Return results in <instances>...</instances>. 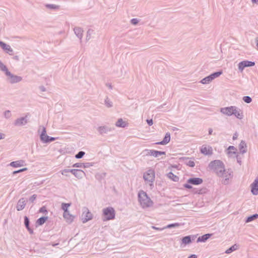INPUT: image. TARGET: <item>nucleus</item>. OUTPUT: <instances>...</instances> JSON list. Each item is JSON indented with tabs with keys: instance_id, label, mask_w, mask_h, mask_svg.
<instances>
[{
	"instance_id": "nucleus-1",
	"label": "nucleus",
	"mask_w": 258,
	"mask_h": 258,
	"mask_svg": "<svg viewBox=\"0 0 258 258\" xmlns=\"http://www.w3.org/2000/svg\"><path fill=\"white\" fill-rule=\"evenodd\" d=\"M209 167L219 177L223 176L226 171L223 162L219 160L211 161L209 165Z\"/></svg>"
},
{
	"instance_id": "nucleus-2",
	"label": "nucleus",
	"mask_w": 258,
	"mask_h": 258,
	"mask_svg": "<svg viewBox=\"0 0 258 258\" xmlns=\"http://www.w3.org/2000/svg\"><path fill=\"white\" fill-rule=\"evenodd\" d=\"M138 196L139 201L143 208L149 207L152 205V201L144 191L140 190Z\"/></svg>"
},
{
	"instance_id": "nucleus-3",
	"label": "nucleus",
	"mask_w": 258,
	"mask_h": 258,
	"mask_svg": "<svg viewBox=\"0 0 258 258\" xmlns=\"http://www.w3.org/2000/svg\"><path fill=\"white\" fill-rule=\"evenodd\" d=\"M103 221H108L115 218V212L113 208L108 207L103 209Z\"/></svg>"
},
{
	"instance_id": "nucleus-4",
	"label": "nucleus",
	"mask_w": 258,
	"mask_h": 258,
	"mask_svg": "<svg viewBox=\"0 0 258 258\" xmlns=\"http://www.w3.org/2000/svg\"><path fill=\"white\" fill-rule=\"evenodd\" d=\"M58 138L49 137L46 134V130L45 127H43L42 131L40 135V139L43 143H49L55 141Z\"/></svg>"
},
{
	"instance_id": "nucleus-5",
	"label": "nucleus",
	"mask_w": 258,
	"mask_h": 258,
	"mask_svg": "<svg viewBox=\"0 0 258 258\" xmlns=\"http://www.w3.org/2000/svg\"><path fill=\"white\" fill-rule=\"evenodd\" d=\"M143 153L145 154L146 156H153L154 157H158L161 155H166V152L164 151H157L154 150H149L145 149Z\"/></svg>"
},
{
	"instance_id": "nucleus-6",
	"label": "nucleus",
	"mask_w": 258,
	"mask_h": 258,
	"mask_svg": "<svg viewBox=\"0 0 258 258\" xmlns=\"http://www.w3.org/2000/svg\"><path fill=\"white\" fill-rule=\"evenodd\" d=\"M143 178L146 181L153 182L155 179V172L154 170L149 169L144 173Z\"/></svg>"
},
{
	"instance_id": "nucleus-7",
	"label": "nucleus",
	"mask_w": 258,
	"mask_h": 258,
	"mask_svg": "<svg viewBox=\"0 0 258 258\" xmlns=\"http://www.w3.org/2000/svg\"><path fill=\"white\" fill-rule=\"evenodd\" d=\"M113 127H111L107 125L100 126L97 127V130L98 132L99 135L103 136L104 134H107L110 132H111L114 130Z\"/></svg>"
},
{
	"instance_id": "nucleus-8",
	"label": "nucleus",
	"mask_w": 258,
	"mask_h": 258,
	"mask_svg": "<svg viewBox=\"0 0 258 258\" xmlns=\"http://www.w3.org/2000/svg\"><path fill=\"white\" fill-rule=\"evenodd\" d=\"M81 218L83 223H85L89 220L92 219V214L91 212H89L87 208H84Z\"/></svg>"
},
{
	"instance_id": "nucleus-9",
	"label": "nucleus",
	"mask_w": 258,
	"mask_h": 258,
	"mask_svg": "<svg viewBox=\"0 0 258 258\" xmlns=\"http://www.w3.org/2000/svg\"><path fill=\"white\" fill-rule=\"evenodd\" d=\"M6 75L9 77V82L11 84L18 83L22 80L21 77L13 75L9 71L7 72Z\"/></svg>"
},
{
	"instance_id": "nucleus-10",
	"label": "nucleus",
	"mask_w": 258,
	"mask_h": 258,
	"mask_svg": "<svg viewBox=\"0 0 258 258\" xmlns=\"http://www.w3.org/2000/svg\"><path fill=\"white\" fill-rule=\"evenodd\" d=\"M196 237V235H190L182 237L181 239V245L182 244L185 245L190 244L192 241L195 240Z\"/></svg>"
},
{
	"instance_id": "nucleus-11",
	"label": "nucleus",
	"mask_w": 258,
	"mask_h": 258,
	"mask_svg": "<svg viewBox=\"0 0 258 258\" xmlns=\"http://www.w3.org/2000/svg\"><path fill=\"white\" fill-rule=\"evenodd\" d=\"M254 65L255 62L254 61L249 60H243L239 63L238 69L239 71L242 72L246 67H252L254 66Z\"/></svg>"
},
{
	"instance_id": "nucleus-12",
	"label": "nucleus",
	"mask_w": 258,
	"mask_h": 258,
	"mask_svg": "<svg viewBox=\"0 0 258 258\" xmlns=\"http://www.w3.org/2000/svg\"><path fill=\"white\" fill-rule=\"evenodd\" d=\"M233 111H235V106H234L221 108L220 110L221 113L228 116L233 115Z\"/></svg>"
},
{
	"instance_id": "nucleus-13",
	"label": "nucleus",
	"mask_w": 258,
	"mask_h": 258,
	"mask_svg": "<svg viewBox=\"0 0 258 258\" xmlns=\"http://www.w3.org/2000/svg\"><path fill=\"white\" fill-rule=\"evenodd\" d=\"M0 47L9 54H13V49L11 47V46L9 45L6 44L3 41H0Z\"/></svg>"
},
{
	"instance_id": "nucleus-14",
	"label": "nucleus",
	"mask_w": 258,
	"mask_h": 258,
	"mask_svg": "<svg viewBox=\"0 0 258 258\" xmlns=\"http://www.w3.org/2000/svg\"><path fill=\"white\" fill-rule=\"evenodd\" d=\"M203 182L202 178L200 177H191L187 179V182L192 185H200Z\"/></svg>"
},
{
	"instance_id": "nucleus-15",
	"label": "nucleus",
	"mask_w": 258,
	"mask_h": 258,
	"mask_svg": "<svg viewBox=\"0 0 258 258\" xmlns=\"http://www.w3.org/2000/svg\"><path fill=\"white\" fill-rule=\"evenodd\" d=\"M27 122V116L26 115L24 117H22L17 119L14 122V124L16 126H22L25 125Z\"/></svg>"
},
{
	"instance_id": "nucleus-16",
	"label": "nucleus",
	"mask_w": 258,
	"mask_h": 258,
	"mask_svg": "<svg viewBox=\"0 0 258 258\" xmlns=\"http://www.w3.org/2000/svg\"><path fill=\"white\" fill-rule=\"evenodd\" d=\"M26 205V201L24 198H21L18 202L16 208L17 211H20L23 210Z\"/></svg>"
},
{
	"instance_id": "nucleus-17",
	"label": "nucleus",
	"mask_w": 258,
	"mask_h": 258,
	"mask_svg": "<svg viewBox=\"0 0 258 258\" xmlns=\"http://www.w3.org/2000/svg\"><path fill=\"white\" fill-rule=\"evenodd\" d=\"M232 173L233 172L231 169H228L227 170H226L225 172H224V174H225V179L222 181V183L225 185L227 184L228 183L229 178L232 177L233 176Z\"/></svg>"
},
{
	"instance_id": "nucleus-18",
	"label": "nucleus",
	"mask_w": 258,
	"mask_h": 258,
	"mask_svg": "<svg viewBox=\"0 0 258 258\" xmlns=\"http://www.w3.org/2000/svg\"><path fill=\"white\" fill-rule=\"evenodd\" d=\"M170 141V134L169 133H166L163 140L159 142H157L155 143L156 145H165L168 144Z\"/></svg>"
},
{
	"instance_id": "nucleus-19",
	"label": "nucleus",
	"mask_w": 258,
	"mask_h": 258,
	"mask_svg": "<svg viewBox=\"0 0 258 258\" xmlns=\"http://www.w3.org/2000/svg\"><path fill=\"white\" fill-rule=\"evenodd\" d=\"M212 235V234L207 233L199 236L197 239V242H205Z\"/></svg>"
},
{
	"instance_id": "nucleus-20",
	"label": "nucleus",
	"mask_w": 258,
	"mask_h": 258,
	"mask_svg": "<svg viewBox=\"0 0 258 258\" xmlns=\"http://www.w3.org/2000/svg\"><path fill=\"white\" fill-rule=\"evenodd\" d=\"M24 225H25V226L26 227V229L28 230V231H29L30 234H33V233H34L33 230L32 228H30V225H30V221H29V218L27 216H25L24 217Z\"/></svg>"
},
{
	"instance_id": "nucleus-21",
	"label": "nucleus",
	"mask_w": 258,
	"mask_h": 258,
	"mask_svg": "<svg viewBox=\"0 0 258 258\" xmlns=\"http://www.w3.org/2000/svg\"><path fill=\"white\" fill-rule=\"evenodd\" d=\"M201 153L205 155H210L212 154V150L211 147H207L206 146H203L200 149Z\"/></svg>"
},
{
	"instance_id": "nucleus-22",
	"label": "nucleus",
	"mask_w": 258,
	"mask_h": 258,
	"mask_svg": "<svg viewBox=\"0 0 258 258\" xmlns=\"http://www.w3.org/2000/svg\"><path fill=\"white\" fill-rule=\"evenodd\" d=\"M25 161L23 160L13 161L10 163V165L13 167H19L24 165Z\"/></svg>"
},
{
	"instance_id": "nucleus-23",
	"label": "nucleus",
	"mask_w": 258,
	"mask_h": 258,
	"mask_svg": "<svg viewBox=\"0 0 258 258\" xmlns=\"http://www.w3.org/2000/svg\"><path fill=\"white\" fill-rule=\"evenodd\" d=\"M247 146L245 142L242 140L239 145V149L241 154H244L247 152Z\"/></svg>"
},
{
	"instance_id": "nucleus-24",
	"label": "nucleus",
	"mask_w": 258,
	"mask_h": 258,
	"mask_svg": "<svg viewBox=\"0 0 258 258\" xmlns=\"http://www.w3.org/2000/svg\"><path fill=\"white\" fill-rule=\"evenodd\" d=\"M233 115H235L238 119H242L243 115L242 111L235 106V111H233Z\"/></svg>"
},
{
	"instance_id": "nucleus-25",
	"label": "nucleus",
	"mask_w": 258,
	"mask_h": 258,
	"mask_svg": "<svg viewBox=\"0 0 258 258\" xmlns=\"http://www.w3.org/2000/svg\"><path fill=\"white\" fill-rule=\"evenodd\" d=\"M74 31L76 36L81 40L83 37V29L80 27H75Z\"/></svg>"
},
{
	"instance_id": "nucleus-26",
	"label": "nucleus",
	"mask_w": 258,
	"mask_h": 258,
	"mask_svg": "<svg viewBox=\"0 0 258 258\" xmlns=\"http://www.w3.org/2000/svg\"><path fill=\"white\" fill-rule=\"evenodd\" d=\"M85 174V173L83 170L81 169H76L73 175L78 179H81Z\"/></svg>"
},
{
	"instance_id": "nucleus-27",
	"label": "nucleus",
	"mask_w": 258,
	"mask_h": 258,
	"mask_svg": "<svg viewBox=\"0 0 258 258\" xmlns=\"http://www.w3.org/2000/svg\"><path fill=\"white\" fill-rule=\"evenodd\" d=\"M63 216L64 219H66L68 222L71 223L72 222L73 220L74 217L70 214L69 211H68V212H63Z\"/></svg>"
},
{
	"instance_id": "nucleus-28",
	"label": "nucleus",
	"mask_w": 258,
	"mask_h": 258,
	"mask_svg": "<svg viewBox=\"0 0 258 258\" xmlns=\"http://www.w3.org/2000/svg\"><path fill=\"white\" fill-rule=\"evenodd\" d=\"M126 125L127 123L122 118H119L115 123V125L119 127H124Z\"/></svg>"
},
{
	"instance_id": "nucleus-29",
	"label": "nucleus",
	"mask_w": 258,
	"mask_h": 258,
	"mask_svg": "<svg viewBox=\"0 0 258 258\" xmlns=\"http://www.w3.org/2000/svg\"><path fill=\"white\" fill-rule=\"evenodd\" d=\"M47 219H48V217H45V216L41 217L37 220L36 224L37 225L41 226L46 221Z\"/></svg>"
},
{
	"instance_id": "nucleus-30",
	"label": "nucleus",
	"mask_w": 258,
	"mask_h": 258,
	"mask_svg": "<svg viewBox=\"0 0 258 258\" xmlns=\"http://www.w3.org/2000/svg\"><path fill=\"white\" fill-rule=\"evenodd\" d=\"M167 176L173 181L177 182L179 180V177L177 176L174 174L172 172H169L167 174Z\"/></svg>"
},
{
	"instance_id": "nucleus-31",
	"label": "nucleus",
	"mask_w": 258,
	"mask_h": 258,
	"mask_svg": "<svg viewBox=\"0 0 258 258\" xmlns=\"http://www.w3.org/2000/svg\"><path fill=\"white\" fill-rule=\"evenodd\" d=\"M258 218V214H254L247 217L245 220L246 223H249Z\"/></svg>"
},
{
	"instance_id": "nucleus-32",
	"label": "nucleus",
	"mask_w": 258,
	"mask_h": 258,
	"mask_svg": "<svg viewBox=\"0 0 258 258\" xmlns=\"http://www.w3.org/2000/svg\"><path fill=\"white\" fill-rule=\"evenodd\" d=\"M71 203H62L61 205V209L63 211V212H68V211H69L68 208L70 207L71 206Z\"/></svg>"
},
{
	"instance_id": "nucleus-33",
	"label": "nucleus",
	"mask_w": 258,
	"mask_h": 258,
	"mask_svg": "<svg viewBox=\"0 0 258 258\" xmlns=\"http://www.w3.org/2000/svg\"><path fill=\"white\" fill-rule=\"evenodd\" d=\"M238 248V245H237L236 244H235L233 245L232 246H231L230 247H229L228 249H227L225 251V253L227 254H229V253L232 252L233 251H234V250L237 249Z\"/></svg>"
},
{
	"instance_id": "nucleus-34",
	"label": "nucleus",
	"mask_w": 258,
	"mask_h": 258,
	"mask_svg": "<svg viewBox=\"0 0 258 258\" xmlns=\"http://www.w3.org/2000/svg\"><path fill=\"white\" fill-rule=\"evenodd\" d=\"M212 81V80L210 75L203 78L200 82L203 84H207Z\"/></svg>"
},
{
	"instance_id": "nucleus-35",
	"label": "nucleus",
	"mask_w": 258,
	"mask_h": 258,
	"mask_svg": "<svg viewBox=\"0 0 258 258\" xmlns=\"http://www.w3.org/2000/svg\"><path fill=\"white\" fill-rule=\"evenodd\" d=\"M222 74V72L221 71L215 72L210 74V76L212 80V81L216 78L219 77Z\"/></svg>"
},
{
	"instance_id": "nucleus-36",
	"label": "nucleus",
	"mask_w": 258,
	"mask_h": 258,
	"mask_svg": "<svg viewBox=\"0 0 258 258\" xmlns=\"http://www.w3.org/2000/svg\"><path fill=\"white\" fill-rule=\"evenodd\" d=\"M45 6L46 8L51 10H57L59 8V6L54 4H46Z\"/></svg>"
},
{
	"instance_id": "nucleus-37",
	"label": "nucleus",
	"mask_w": 258,
	"mask_h": 258,
	"mask_svg": "<svg viewBox=\"0 0 258 258\" xmlns=\"http://www.w3.org/2000/svg\"><path fill=\"white\" fill-rule=\"evenodd\" d=\"M227 150H229L228 154L231 153V154H236L237 153V152H236L237 149L234 146H230L228 148Z\"/></svg>"
},
{
	"instance_id": "nucleus-38",
	"label": "nucleus",
	"mask_w": 258,
	"mask_h": 258,
	"mask_svg": "<svg viewBox=\"0 0 258 258\" xmlns=\"http://www.w3.org/2000/svg\"><path fill=\"white\" fill-rule=\"evenodd\" d=\"M0 70L5 72V74L9 71L7 66L0 60Z\"/></svg>"
},
{
	"instance_id": "nucleus-39",
	"label": "nucleus",
	"mask_w": 258,
	"mask_h": 258,
	"mask_svg": "<svg viewBox=\"0 0 258 258\" xmlns=\"http://www.w3.org/2000/svg\"><path fill=\"white\" fill-rule=\"evenodd\" d=\"M105 105L108 108L112 106V102L109 99L108 97L105 100Z\"/></svg>"
},
{
	"instance_id": "nucleus-40",
	"label": "nucleus",
	"mask_w": 258,
	"mask_h": 258,
	"mask_svg": "<svg viewBox=\"0 0 258 258\" xmlns=\"http://www.w3.org/2000/svg\"><path fill=\"white\" fill-rule=\"evenodd\" d=\"M180 224L178 223H175L172 224H170L167 225L166 227H165L164 228H175L179 226Z\"/></svg>"
},
{
	"instance_id": "nucleus-41",
	"label": "nucleus",
	"mask_w": 258,
	"mask_h": 258,
	"mask_svg": "<svg viewBox=\"0 0 258 258\" xmlns=\"http://www.w3.org/2000/svg\"><path fill=\"white\" fill-rule=\"evenodd\" d=\"M85 154V152L84 151H79L76 155H75V157L77 159H81L84 156V155Z\"/></svg>"
},
{
	"instance_id": "nucleus-42",
	"label": "nucleus",
	"mask_w": 258,
	"mask_h": 258,
	"mask_svg": "<svg viewBox=\"0 0 258 258\" xmlns=\"http://www.w3.org/2000/svg\"><path fill=\"white\" fill-rule=\"evenodd\" d=\"M243 101L247 103H250L252 101V99L248 96H244L242 98Z\"/></svg>"
},
{
	"instance_id": "nucleus-43",
	"label": "nucleus",
	"mask_w": 258,
	"mask_h": 258,
	"mask_svg": "<svg viewBox=\"0 0 258 258\" xmlns=\"http://www.w3.org/2000/svg\"><path fill=\"white\" fill-rule=\"evenodd\" d=\"M106 173L105 172L101 173L100 174H97L96 175V177L97 179H101L105 177Z\"/></svg>"
},
{
	"instance_id": "nucleus-44",
	"label": "nucleus",
	"mask_w": 258,
	"mask_h": 258,
	"mask_svg": "<svg viewBox=\"0 0 258 258\" xmlns=\"http://www.w3.org/2000/svg\"><path fill=\"white\" fill-rule=\"evenodd\" d=\"M185 163L187 165L189 166L190 167H194L195 166V163L194 161H191V160H187Z\"/></svg>"
},
{
	"instance_id": "nucleus-45",
	"label": "nucleus",
	"mask_w": 258,
	"mask_h": 258,
	"mask_svg": "<svg viewBox=\"0 0 258 258\" xmlns=\"http://www.w3.org/2000/svg\"><path fill=\"white\" fill-rule=\"evenodd\" d=\"M27 170V168H23L18 170H16L13 172V174L15 175L18 173H20L25 171Z\"/></svg>"
},
{
	"instance_id": "nucleus-46",
	"label": "nucleus",
	"mask_w": 258,
	"mask_h": 258,
	"mask_svg": "<svg viewBox=\"0 0 258 258\" xmlns=\"http://www.w3.org/2000/svg\"><path fill=\"white\" fill-rule=\"evenodd\" d=\"M94 163H89V162H87V163H83V168H89L91 166H92L93 165Z\"/></svg>"
},
{
	"instance_id": "nucleus-47",
	"label": "nucleus",
	"mask_w": 258,
	"mask_h": 258,
	"mask_svg": "<svg viewBox=\"0 0 258 258\" xmlns=\"http://www.w3.org/2000/svg\"><path fill=\"white\" fill-rule=\"evenodd\" d=\"M4 116L6 118H9L11 116V113L10 110H6L4 112Z\"/></svg>"
},
{
	"instance_id": "nucleus-48",
	"label": "nucleus",
	"mask_w": 258,
	"mask_h": 258,
	"mask_svg": "<svg viewBox=\"0 0 258 258\" xmlns=\"http://www.w3.org/2000/svg\"><path fill=\"white\" fill-rule=\"evenodd\" d=\"M36 198H37L36 195H35V194L33 195L29 199V202L32 203H34V202L36 200Z\"/></svg>"
},
{
	"instance_id": "nucleus-49",
	"label": "nucleus",
	"mask_w": 258,
	"mask_h": 258,
	"mask_svg": "<svg viewBox=\"0 0 258 258\" xmlns=\"http://www.w3.org/2000/svg\"><path fill=\"white\" fill-rule=\"evenodd\" d=\"M139 22V20L136 18H133V19H131V24L134 25H137L138 24Z\"/></svg>"
},
{
	"instance_id": "nucleus-50",
	"label": "nucleus",
	"mask_w": 258,
	"mask_h": 258,
	"mask_svg": "<svg viewBox=\"0 0 258 258\" xmlns=\"http://www.w3.org/2000/svg\"><path fill=\"white\" fill-rule=\"evenodd\" d=\"M93 30L91 29H89L87 32V36H86V39L87 40H89L91 37V34L93 32Z\"/></svg>"
},
{
	"instance_id": "nucleus-51",
	"label": "nucleus",
	"mask_w": 258,
	"mask_h": 258,
	"mask_svg": "<svg viewBox=\"0 0 258 258\" xmlns=\"http://www.w3.org/2000/svg\"><path fill=\"white\" fill-rule=\"evenodd\" d=\"M39 212L43 213H47V210L46 209V208L45 206H42L41 207L39 210Z\"/></svg>"
},
{
	"instance_id": "nucleus-52",
	"label": "nucleus",
	"mask_w": 258,
	"mask_h": 258,
	"mask_svg": "<svg viewBox=\"0 0 258 258\" xmlns=\"http://www.w3.org/2000/svg\"><path fill=\"white\" fill-rule=\"evenodd\" d=\"M206 192V188H202L198 190L195 193L198 194H203Z\"/></svg>"
},
{
	"instance_id": "nucleus-53",
	"label": "nucleus",
	"mask_w": 258,
	"mask_h": 258,
	"mask_svg": "<svg viewBox=\"0 0 258 258\" xmlns=\"http://www.w3.org/2000/svg\"><path fill=\"white\" fill-rule=\"evenodd\" d=\"M73 167L82 168L83 167V163H76L73 165Z\"/></svg>"
},
{
	"instance_id": "nucleus-54",
	"label": "nucleus",
	"mask_w": 258,
	"mask_h": 258,
	"mask_svg": "<svg viewBox=\"0 0 258 258\" xmlns=\"http://www.w3.org/2000/svg\"><path fill=\"white\" fill-rule=\"evenodd\" d=\"M183 187L186 189H191L192 188L191 184L188 183L187 182L183 184Z\"/></svg>"
},
{
	"instance_id": "nucleus-55",
	"label": "nucleus",
	"mask_w": 258,
	"mask_h": 258,
	"mask_svg": "<svg viewBox=\"0 0 258 258\" xmlns=\"http://www.w3.org/2000/svg\"><path fill=\"white\" fill-rule=\"evenodd\" d=\"M61 172V174L62 175H66L67 176H68L67 173L69 172V169H65L62 170Z\"/></svg>"
},
{
	"instance_id": "nucleus-56",
	"label": "nucleus",
	"mask_w": 258,
	"mask_h": 258,
	"mask_svg": "<svg viewBox=\"0 0 258 258\" xmlns=\"http://www.w3.org/2000/svg\"><path fill=\"white\" fill-rule=\"evenodd\" d=\"M146 121L148 123V124L150 126L152 125L153 124V121L152 119H147L146 120Z\"/></svg>"
},
{
	"instance_id": "nucleus-57",
	"label": "nucleus",
	"mask_w": 258,
	"mask_h": 258,
	"mask_svg": "<svg viewBox=\"0 0 258 258\" xmlns=\"http://www.w3.org/2000/svg\"><path fill=\"white\" fill-rule=\"evenodd\" d=\"M39 88L42 92H45L46 91V88L43 86H39Z\"/></svg>"
},
{
	"instance_id": "nucleus-58",
	"label": "nucleus",
	"mask_w": 258,
	"mask_h": 258,
	"mask_svg": "<svg viewBox=\"0 0 258 258\" xmlns=\"http://www.w3.org/2000/svg\"><path fill=\"white\" fill-rule=\"evenodd\" d=\"M236 158H237V162L240 165L241 164V158L240 157H239V156L238 155H237L236 156Z\"/></svg>"
},
{
	"instance_id": "nucleus-59",
	"label": "nucleus",
	"mask_w": 258,
	"mask_h": 258,
	"mask_svg": "<svg viewBox=\"0 0 258 258\" xmlns=\"http://www.w3.org/2000/svg\"><path fill=\"white\" fill-rule=\"evenodd\" d=\"M152 228L153 229H155V230H162L164 229V228H160L156 227L155 226H152Z\"/></svg>"
},
{
	"instance_id": "nucleus-60",
	"label": "nucleus",
	"mask_w": 258,
	"mask_h": 258,
	"mask_svg": "<svg viewBox=\"0 0 258 258\" xmlns=\"http://www.w3.org/2000/svg\"><path fill=\"white\" fill-rule=\"evenodd\" d=\"M5 134L0 133V140L5 138Z\"/></svg>"
},
{
	"instance_id": "nucleus-61",
	"label": "nucleus",
	"mask_w": 258,
	"mask_h": 258,
	"mask_svg": "<svg viewBox=\"0 0 258 258\" xmlns=\"http://www.w3.org/2000/svg\"><path fill=\"white\" fill-rule=\"evenodd\" d=\"M238 134L237 133H235L233 136V140H235L237 138Z\"/></svg>"
},
{
	"instance_id": "nucleus-62",
	"label": "nucleus",
	"mask_w": 258,
	"mask_h": 258,
	"mask_svg": "<svg viewBox=\"0 0 258 258\" xmlns=\"http://www.w3.org/2000/svg\"><path fill=\"white\" fill-rule=\"evenodd\" d=\"M188 258H197V256L196 254H191Z\"/></svg>"
},
{
	"instance_id": "nucleus-63",
	"label": "nucleus",
	"mask_w": 258,
	"mask_h": 258,
	"mask_svg": "<svg viewBox=\"0 0 258 258\" xmlns=\"http://www.w3.org/2000/svg\"><path fill=\"white\" fill-rule=\"evenodd\" d=\"M106 86L107 87H108L110 89H112V85H111V84L107 83V84H106Z\"/></svg>"
},
{
	"instance_id": "nucleus-64",
	"label": "nucleus",
	"mask_w": 258,
	"mask_h": 258,
	"mask_svg": "<svg viewBox=\"0 0 258 258\" xmlns=\"http://www.w3.org/2000/svg\"><path fill=\"white\" fill-rule=\"evenodd\" d=\"M255 42H256V45L258 49V37L255 38Z\"/></svg>"
}]
</instances>
